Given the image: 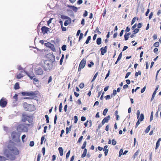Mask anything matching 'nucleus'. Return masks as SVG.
<instances>
[{
    "mask_svg": "<svg viewBox=\"0 0 161 161\" xmlns=\"http://www.w3.org/2000/svg\"><path fill=\"white\" fill-rule=\"evenodd\" d=\"M140 124V120H139V119H138V120L137 121V122L136 125V128L138 127V125H139Z\"/></svg>",
    "mask_w": 161,
    "mask_h": 161,
    "instance_id": "5fc2aeb1",
    "label": "nucleus"
},
{
    "mask_svg": "<svg viewBox=\"0 0 161 161\" xmlns=\"http://www.w3.org/2000/svg\"><path fill=\"white\" fill-rule=\"evenodd\" d=\"M42 152L43 153V156H44L45 153V147H43L42 149Z\"/></svg>",
    "mask_w": 161,
    "mask_h": 161,
    "instance_id": "ea45409f",
    "label": "nucleus"
},
{
    "mask_svg": "<svg viewBox=\"0 0 161 161\" xmlns=\"http://www.w3.org/2000/svg\"><path fill=\"white\" fill-rule=\"evenodd\" d=\"M98 74V72H97L95 74V75H94V76H93V77L92 80V81H91L92 82H93V81H94V80H95V79L96 78Z\"/></svg>",
    "mask_w": 161,
    "mask_h": 161,
    "instance_id": "393cba45",
    "label": "nucleus"
},
{
    "mask_svg": "<svg viewBox=\"0 0 161 161\" xmlns=\"http://www.w3.org/2000/svg\"><path fill=\"white\" fill-rule=\"evenodd\" d=\"M33 119L32 116L28 115L25 113L22 114V119L21 121L23 122H25L27 121L28 124H22L17 126V129L22 131L27 132L28 128L31 125V124L33 122Z\"/></svg>",
    "mask_w": 161,
    "mask_h": 161,
    "instance_id": "f257e3e1",
    "label": "nucleus"
},
{
    "mask_svg": "<svg viewBox=\"0 0 161 161\" xmlns=\"http://www.w3.org/2000/svg\"><path fill=\"white\" fill-rule=\"evenodd\" d=\"M79 87L80 88L82 89L84 87V84L83 83H81L79 85Z\"/></svg>",
    "mask_w": 161,
    "mask_h": 161,
    "instance_id": "58836bf2",
    "label": "nucleus"
},
{
    "mask_svg": "<svg viewBox=\"0 0 161 161\" xmlns=\"http://www.w3.org/2000/svg\"><path fill=\"white\" fill-rule=\"evenodd\" d=\"M66 46L65 45H64L61 48L63 51H64L66 50Z\"/></svg>",
    "mask_w": 161,
    "mask_h": 161,
    "instance_id": "e433bc0d",
    "label": "nucleus"
},
{
    "mask_svg": "<svg viewBox=\"0 0 161 161\" xmlns=\"http://www.w3.org/2000/svg\"><path fill=\"white\" fill-rule=\"evenodd\" d=\"M8 149H5L4 153L6 156L10 160H14L16 158V155L19 154V152L18 149L14 145L9 144L8 146Z\"/></svg>",
    "mask_w": 161,
    "mask_h": 161,
    "instance_id": "f03ea898",
    "label": "nucleus"
},
{
    "mask_svg": "<svg viewBox=\"0 0 161 161\" xmlns=\"http://www.w3.org/2000/svg\"><path fill=\"white\" fill-rule=\"evenodd\" d=\"M105 98L106 100L109 99L110 98V96L109 95H108L106 96Z\"/></svg>",
    "mask_w": 161,
    "mask_h": 161,
    "instance_id": "680f3d73",
    "label": "nucleus"
},
{
    "mask_svg": "<svg viewBox=\"0 0 161 161\" xmlns=\"http://www.w3.org/2000/svg\"><path fill=\"white\" fill-rule=\"evenodd\" d=\"M6 160L5 158L3 156H0V161H5Z\"/></svg>",
    "mask_w": 161,
    "mask_h": 161,
    "instance_id": "473e14b6",
    "label": "nucleus"
},
{
    "mask_svg": "<svg viewBox=\"0 0 161 161\" xmlns=\"http://www.w3.org/2000/svg\"><path fill=\"white\" fill-rule=\"evenodd\" d=\"M61 18L62 19H70V18L67 16H65V15H61Z\"/></svg>",
    "mask_w": 161,
    "mask_h": 161,
    "instance_id": "5701e85b",
    "label": "nucleus"
},
{
    "mask_svg": "<svg viewBox=\"0 0 161 161\" xmlns=\"http://www.w3.org/2000/svg\"><path fill=\"white\" fill-rule=\"evenodd\" d=\"M29 107L30 108H33V109H32V110H30L29 111H34V109H35V108H34V105H30L29 106Z\"/></svg>",
    "mask_w": 161,
    "mask_h": 161,
    "instance_id": "8fccbe9b",
    "label": "nucleus"
},
{
    "mask_svg": "<svg viewBox=\"0 0 161 161\" xmlns=\"http://www.w3.org/2000/svg\"><path fill=\"white\" fill-rule=\"evenodd\" d=\"M45 117L46 119V120L47 123H49V117H48V116L46 114V115H45Z\"/></svg>",
    "mask_w": 161,
    "mask_h": 161,
    "instance_id": "72a5a7b5",
    "label": "nucleus"
},
{
    "mask_svg": "<svg viewBox=\"0 0 161 161\" xmlns=\"http://www.w3.org/2000/svg\"><path fill=\"white\" fill-rule=\"evenodd\" d=\"M102 42V39L101 38H98L97 40V44L100 45Z\"/></svg>",
    "mask_w": 161,
    "mask_h": 161,
    "instance_id": "412c9836",
    "label": "nucleus"
},
{
    "mask_svg": "<svg viewBox=\"0 0 161 161\" xmlns=\"http://www.w3.org/2000/svg\"><path fill=\"white\" fill-rule=\"evenodd\" d=\"M110 119V115H108L106 117H105L103 119V120L102 122V125H103L105 123H108L109 121V120Z\"/></svg>",
    "mask_w": 161,
    "mask_h": 161,
    "instance_id": "ddd939ff",
    "label": "nucleus"
},
{
    "mask_svg": "<svg viewBox=\"0 0 161 161\" xmlns=\"http://www.w3.org/2000/svg\"><path fill=\"white\" fill-rule=\"evenodd\" d=\"M107 46H105L104 47H102L100 49V51L102 55H103L107 52Z\"/></svg>",
    "mask_w": 161,
    "mask_h": 161,
    "instance_id": "f8f14e48",
    "label": "nucleus"
},
{
    "mask_svg": "<svg viewBox=\"0 0 161 161\" xmlns=\"http://www.w3.org/2000/svg\"><path fill=\"white\" fill-rule=\"evenodd\" d=\"M91 39V36H89L87 37V39L86 40L85 43L86 44H88L89 43V41Z\"/></svg>",
    "mask_w": 161,
    "mask_h": 161,
    "instance_id": "bb28decb",
    "label": "nucleus"
},
{
    "mask_svg": "<svg viewBox=\"0 0 161 161\" xmlns=\"http://www.w3.org/2000/svg\"><path fill=\"white\" fill-rule=\"evenodd\" d=\"M45 139V137L44 136H42L41 138V144H42L43 143V141Z\"/></svg>",
    "mask_w": 161,
    "mask_h": 161,
    "instance_id": "a18cd8bd",
    "label": "nucleus"
},
{
    "mask_svg": "<svg viewBox=\"0 0 161 161\" xmlns=\"http://www.w3.org/2000/svg\"><path fill=\"white\" fill-rule=\"evenodd\" d=\"M74 123H76L78 121V117L76 116H75L74 117Z\"/></svg>",
    "mask_w": 161,
    "mask_h": 161,
    "instance_id": "4c0bfd02",
    "label": "nucleus"
},
{
    "mask_svg": "<svg viewBox=\"0 0 161 161\" xmlns=\"http://www.w3.org/2000/svg\"><path fill=\"white\" fill-rule=\"evenodd\" d=\"M108 109L107 108L105 109H104V110H103V115H104V116L106 115V114L107 112H108Z\"/></svg>",
    "mask_w": 161,
    "mask_h": 161,
    "instance_id": "2f4dec72",
    "label": "nucleus"
},
{
    "mask_svg": "<svg viewBox=\"0 0 161 161\" xmlns=\"http://www.w3.org/2000/svg\"><path fill=\"white\" fill-rule=\"evenodd\" d=\"M156 92H156V91H154L153 92V95H152V97L151 99V101H152L153 100L154 98V97L155 96Z\"/></svg>",
    "mask_w": 161,
    "mask_h": 161,
    "instance_id": "c756f323",
    "label": "nucleus"
},
{
    "mask_svg": "<svg viewBox=\"0 0 161 161\" xmlns=\"http://www.w3.org/2000/svg\"><path fill=\"white\" fill-rule=\"evenodd\" d=\"M83 34L82 33H80L79 38V41H80L83 37Z\"/></svg>",
    "mask_w": 161,
    "mask_h": 161,
    "instance_id": "79ce46f5",
    "label": "nucleus"
},
{
    "mask_svg": "<svg viewBox=\"0 0 161 161\" xmlns=\"http://www.w3.org/2000/svg\"><path fill=\"white\" fill-rule=\"evenodd\" d=\"M62 30L63 31H66V27H64L63 26H61Z\"/></svg>",
    "mask_w": 161,
    "mask_h": 161,
    "instance_id": "774afa93",
    "label": "nucleus"
},
{
    "mask_svg": "<svg viewBox=\"0 0 161 161\" xmlns=\"http://www.w3.org/2000/svg\"><path fill=\"white\" fill-rule=\"evenodd\" d=\"M64 55L63 54H62V57H61V58L60 60V62H59L60 65L62 64V63L63 62V60L64 58Z\"/></svg>",
    "mask_w": 161,
    "mask_h": 161,
    "instance_id": "cd10ccee",
    "label": "nucleus"
},
{
    "mask_svg": "<svg viewBox=\"0 0 161 161\" xmlns=\"http://www.w3.org/2000/svg\"><path fill=\"white\" fill-rule=\"evenodd\" d=\"M124 36L125 39V41H126L128 39L129 37L128 36H127V35L126 34H125L124 35Z\"/></svg>",
    "mask_w": 161,
    "mask_h": 161,
    "instance_id": "09e8293b",
    "label": "nucleus"
},
{
    "mask_svg": "<svg viewBox=\"0 0 161 161\" xmlns=\"http://www.w3.org/2000/svg\"><path fill=\"white\" fill-rule=\"evenodd\" d=\"M150 129V125H149L146 129L145 132L146 133H147L149 131Z\"/></svg>",
    "mask_w": 161,
    "mask_h": 161,
    "instance_id": "c85d7f7f",
    "label": "nucleus"
},
{
    "mask_svg": "<svg viewBox=\"0 0 161 161\" xmlns=\"http://www.w3.org/2000/svg\"><path fill=\"white\" fill-rule=\"evenodd\" d=\"M50 29L46 26H43L42 27L41 30L42 31V32L44 34H45L47 33V32L49 31Z\"/></svg>",
    "mask_w": 161,
    "mask_h": 161,
    "instance_id": "9d476101",
    "label": "nucleus"
},
{
    "mask_svg": "<svg viewBox=\"0 0 161 161\" xmlns=\"http://www.w3.org/2000/svg\"><path fill=\"white\" fill-rule=\"evenodd\" d=\"M83 3V1L82 0H79L77 2V3L78 4H80L81 3Z\"/></svg>",
    "mask_w": 161,
    "mask_h": 161,
    "instance_id": "0e129e2a",
    "label": "nucleus"
},
{
    "mask_svg": "<svg viewBox=\"0 0 161 161\" xmlns=\"http://www.w3.org/2000/svg\"><path fill=\"white\" fill-rule=\"evenodd\" d=\"M52 80V77L51 76L49 77V79L48 81V83L49 84V83L51 82Z\"/></svg>",
    "mask_w": 161,
    "mask_h": 161,
    "instance_id": "e2e57ef3",
    "label": "nucleus"
},
{
    "mask_svg": "<svg viewBox=\"0 0 161 161\" xmlns=\"http://www.w3.org/2000/svg\"><path fill=\"white\" fill-rule=\"evenodd\" d=\"M138 18H137L136 17H134L131 21V25H132L135 22L136 20H138Z\"/></svg>",
    "mask_w": 161,
    "mask_h": 161,
    "instance_id": "4be33fe9",
    "label": "nucleus"
},
{
    "mask_svg": "<svg viewBox=\"0 0 161 161\" xmlns=\"http://www.w3.org/2000/svg\"><path fill=\"white\" fill-rule=\"evenodd\" d=\"M25 73L26 74V75H27V76L28 77H29L31 79L33 80V81L34 82H37L39 81L36 78H33L34 77H35V75L34 74L33 75V76H31L27 72H25Z\"/></svg>",
    "mask_w": 161,
    "mask_h": 161,
    "instance_id": "9b49d317",
    "label": "nucleus"
},
{
    "mask_svg": "<svg viewBox=\"0 0 161 161\" xmlns=\"http://www.w3.org/2000/svg\"><path fill=\"white\" fill-rule=\"evenodd\" d=\"M21 94L22 95L24 96H35L36 94L35 92H23L21 93Z\"/></svg>",
    "mask_w": 161,
    "mask_h": 161,
    "instance_id": "0eeeda50",
    "label": "nucleus"
},
{
    "mask_svg": "<svg viewBox=\"0 0 161 161\" xmlns=\"http://www.w3.org/2000/svg\"><path fill=\"white\" fill-rule=\"evenodd\" d=\"M71 20L70 18V19H68L65 21L64 25L65 26H66L70 24L71 23Z\"/></svg>",
    "mask_w": 161,
    "mask_h": 161,
    "instance_id": "2eb2a0df",
    "label": "nucleus"
},
{
    "mask_svg": "<svg viewBox=\"0 0 161 161\" xmlns=\"http://www.w3.org/2000/svg\"><path fill=\"white\" fill-rule=\"evenodd\" d=\"M57 115H55L54 117V123L55 124H56V120H57Z\"/></svg>",
    "mask_w": 161,
    "mask_h": 161,
    "instance_id": "bf43d9fd",
    "label": "nucleus"
},
{
    "mask_svg": "<svg viewBox=\"0 0 161 161\" xmlns=\"http://www.w3.org/2000/svg\"><path fill=\"white\" fill-rule=\"evenodd\" d=\"M87 152V150L86 149H85L84 150L83 153L81 155V157L82 158L85 157L86 154Z\"/></svg>",
    "mask_w": 161,
    "mask_h": 161,
    "instance_id": "a211bd4d",
    "label": "nucleus"
},
{
    "mask_svg": "<svg viewBox=\"0 0 161 161\" xmlns=\"http://www.w3.org/2000/svg\"><path fill=\"white\" fill-rule=\"evenodd\" d=\"M140 88V87H137L136 88V89H135V90L134 89H132V93H133L134 92H136V91L139 89Z\"/></svg>",
    "mask_w": 161,
    "mask_h": 161,
    "instance_id": "864d4df0",
    "label": "nucleus"
},
{
    "mask_svg": "<svg viewBox=\"0 0 161 161\" xmlns=\"http://www.w3.org/2000/svg\"><path fill=\"white\" fill-rule=\"evenodd\" d=\"M53 19V18H51L49 20L47 21V25H49L50 23L52 22V20Z\"/></svg>",
    "mask_w": 161,
    "mask_h": 161,
    "instance_id": "69168bd1",
    "label": "nucleus"
},
{
    "mask_svg": "<svg viewBox=\"0 0 161 161\" xmlns=\"http://www.w3.org/2000/svg\"><path fill=\"white\" fill-rule=\"evenodd\" d=\"M86 143L87 142L86 141H85L84 142L83 144L81 147V148L82 149H85V148L86 145Z\"/></svg>",
    "mask_w": 161,
    "mask_h": 161,
    "instance_id": "b1692460",
    "label": "nucleus"
},
{
    "mask_svg": "<svg viewBox=\"0 0 161 161\" xmlns=\"http://www.w3.org/2000/svg\"><path fill=\"white\" fill-rule=\"evenodd\" d=\"M34 142L33 141H31L30 142L29 145L31 147H32L34 145Z\"/></svg>",
    "mask_w": 161,
    "mask_h": 161,
    "instance_id": "c03bdc74",
    "label": "nucleus"
},
{
    "mask_svg": "<svg viewBox=\"0 0 161 161\" xmlns=\"http://www.w3.org/2000/svg\"><path fill=\"white\" fill-rule=\"evenodd\" d=\"M110 70H109L108 71V73L106 75V77H105V79H106L107 78V77H108L109 76V74H110Z\"/></svg>",
    "mask_w": 161,
    "mask_h": 161,
    "instance_id": "052dcab7",
    "label": "nucleus"
},
{
    "mask_svg": "<svg viewBox=\"0 0 161 161\" xmlns=\"http://www.w3.org/2000/svg\"><path fill=\"white\" fill-rule=\"evenodd\" d=\"M58 150L60 155L62 156L63 154V149L62 147H59L58 148Z\"/></svg>",
    "mask_w": 161,
    "mask_h": 161,
    "instance_id": "f3484780",
    "label": "nucleus"
},
{
    "mask_svg": "<svg viewBox=\"0 0 161 161\" xmlns=\"http://www.w3.org/2000/svg\"><path fill=\"white\" fill-rule=\"evenodd\" d=\"M67 7L70 8L72 9L75 12H76L78 9L77 8L74 6H70L69 5H68Z\"/></svg>",
    "mask_w": 161,
    "mask_h": 161,
    "instance_id": "dca6fc26",
    "label": "nucleus"
},
{
    "mask_svg": "<svg viewBox=\"0 0 161 161\" xmlns=\"http://www.w3.org/2000/svg\"><path fill=\"white\" fill-rule=\"evenodd\" d=\"M41 156V155L40 154H38L37 161H40Z\"/></svg>",
    "mask_w": 161,
    "mask_h": 161,
    "instance_id": "37998d69",
    "label": "nucleus"
},
{
    "mask_svg": "<svg viewBox=\"0 0 161 161\" xmlns=\"http://www.w3.org/2000/svg\"><path fill=\"white\" fill-rule=\"evenodd\" d=\"M53 65L51 61L49 60H47L45 61L43 68L45 71L50 70L52 69Z\"/></svg>",
    "mask_w": 161,
    "mask_h": 161,
    "instance_id": "7ed1b4c3",
    "label": "nucleus"
},
{
    "mask_svg": "<svg viewBox=\"0 0 161 161\" xmlns=\"http://www.w3.org/2000/svg\"><path fill=\"white\" fill-rule=\"evenodd\" d=\"M35 73L37 75H42L43 71L41 68H39L35 71Z\"/></svg>",
    "mask_w": 161,
    "mask_h": 161,
    "instance_id": "1a4fd4ad",
    "label": "nucleus"
},
{
    "mask_svg": "<svg viewBox=\"0 0 161 161\" xmlns=\"http://www.w3.org/2000/svg\"><path fill=\"white\" fill-rule=\"evenodd\" d=\"M153 112H152L151 113V114L150 118V121H151L153 119Z\"/></svg>",
    "mask_w": 161,
    "mask_h": 161,
    "instance_id": "49530a36",
    "label": "nucleus"
},
{
    "mask_svg": "<svg viewBox=\"0 0 161 161\" xmlns=\"http://www.w3.org/2000/svg\"><path fill=\"white\" fill-rule=\"evenodd\" d=\"M83 136H81L79 138V139L78 140V142L80 143L81 142V141H82V139H83Z\"/></svg>",
    "mask_w": 161,
    "mask_h": 161,
    "instance_id": "de8ad7c7",
    "label": "nucleus"
},
{
    "mask_svg": "<svg viewBox=\"0 0 161 161\" xmlns=\"http://www.w3.org/2000/svg\"><path fill=\"white\" fill-rule=\"evenodd\" d=\"M139 75H141V72L140 71H138V72H136L135 74V77H136Z\"/></svg>",
    "mask_w": 161,
    "mask_h": 161,
    "instance_id": "a878e982",
    "label": "nucleus"
},
{
    "mask_svg": "<svg viewBox=\"0 0 161 161\" xmlns=\"http://www.w3.org/2000/svg\"><path fill=\"white\" fill-rule=\"evenodd\" d=\"M7 104L6 98L4 97L2 98L0 100V106L2 108L5 107L6 106Z\"/></svg>",
    "mask_w": 161,
    "mask_h": 161,
    "instance_id": "423d86ee",
    "label": "nucleus"
},
{
    "mask_svg": "<svg viewBox=\"0 0 161 161\" xmlns=\"http://www.w3.org/2000/svg\"><path fill=\"white\" fill-rule=\"evenodd\" d=\"M159 43L158 42H155L153 44V46L156 47H158L159 46Z\"/></svg>",
    "mask_w": 161,
    "mask_h": 161,
    "instance_id": "f704fd0d",
    "label": "nucleus"
},
{
    "mask_svg": "<svg viewBox=\"0 0 161 161\" xmlns=\"http://www.w3.org/2000/svg\"><path fill=\"white\" fill-rule=\"evenodd\" d=\"M45 45L47 47L50 48L52 51H55V49L53 44L50 43V42H48L47 43H45Z\"/></svg>",
    "mask_w": 161,
    "mask_h": 161,
    "instance_id": "6e6552de",
    "label": "nucleus"
},
{
    "mask_svg": "<svg viewBox=\"0 0 161 161\" xmlns=\"http://www.w3.org/2000/svg\"><path fill=\"white\" fill-rule=\"evenodd\" d=\"M122 57V53L121 52L119 55L118 57L117 58L118 61H119L120 60L121 58Z\"/></svg>",
    "mask_w": 161,
    "mask_h": 161,
    "instance_id": "c9c22d12",
    "label": "nucleus"
},
{
    "mask_svg": "<svg viewBox=\"0 0 161 161\" xmlns=\"http://www.w3.org/2000/svg\"><path fill=\"white\" fill-rule=\"evenodd\" d=\"M26 137V135H23L22 136V137H21V139H22V141L23 142H24V139L25 138V137Z\"/></svg>",
    "mask_w": 161,
    "mask_h": 161,
    "instance_id": "13d9d810",
    "label": "nucleus"
},
{
    "mask_svg": "<svg viewBox=\"0 0 161 161\" xmlns=\"http://www.w3.org/2000/svg\"><path fill=\"white\" fill-rule=\"evenodd\" d=\"M160 145V142H158V141H157L156 145V147H155V149H157L159 147V146Z\"/></svg>",
    "mask_w": 161,
    "mask_h": 161,
    "instance_id": "7c9ffc66",
    "label": "nucleus"
},
{
    "mask_svg": "<svg viewBox=\"0 0 161 161\" xmlns=\"http://www.w3.org/2000/svg\"><path fill=\"white\" fill-rule=\"evenodd\" d=\"M130 72L127 73L126 75L125 76V79L127 78L130 75Z\"/></svg>",
    "mask_w": 161,
    "mask_h": 161,
    "instance_id": "338daca9",
    "label": "nucleus"
},
{
    "mask_svg": "<svg viewBox=\"0 0 161 161\" xmlns=\"http://www.w3.org/2000/svg\"><path fill=\"white\" fill-rule=\"evenodd\" d=\"M123 153V150L122 149H120L119 152V156L120 157Z\"/></svg>",
    "mask_w": 161,
    "mask_h": 161,
    "instance_id": "6e6d98bb",
    "label": "nucleus"
},
{
    "mask_svg": "<svg viewBox=\"0 0 161 161\" xmlns=\"http://www.w3.org/2000/svg\"><path fill=\"white\" fill-rule=\"evenodd\" d=\"M134 34H136L137 33H138L139 31V29H138V28H136V29H134Z\"/></svg>",
    "mask_w": 161,
    "mask_h": 161,
    "instance_id": "a19ab883",
    "label": "nucleus"
},
{
    "mask_svg": "<svg viewBox=\"0 0 161 161\" xmlns=\"http://www.w3.org/2000/svg\"><path fill=\"white\" fill-rule=\"evenodd\" d=\"M86 61L83 58L80 61L78 67V71H80L81 69H83L86 65Z\"/></svg>",
    "mask_w": 161,
    "mask_h": 161,
    "instance_id": "39448f33",
    "label": "nucleus"
},
{
    "mask_svg": "<svg viewBox=\"0 0 161 161\" xmlns=\"http://www.w3.org/2000/svg\"><path fill=\"white\" fill-rule=\"evenodd\" d=\"M112 143L113 145H115L116 144V142L113 139L112 140Z\"/></svg>",
    "mask_w": 161,
    "mask_h": 161,
    "instance_id": "3c124183",
    "label": "nucleus"
},
{
    "mask_svg": "<svg viewBox=\"0 0 161 161\" xmlns=\"http://www.w3.org/2000/svg\"><path fill=\"white\" fill-rule=\"evenodd\" d=\"M139 119V120H140V121H142V120H143L144 119V116L143 114H141L140 117H139V119Z\"/></svg>",
    "mask_w": 161,
    "mask_h": 161,
    "instance_id": "aec40b11",
    "label": "nucleus"
},
{
    "mask_svg": "<svg viewBox=\"0 0 161 161\" xmlns=\"http://www.w3.org/2000/svg\"><path fill=\"white\" fill-rule=\"evenodd\" d=\"M20 87L19 84L18 82L16 83L14 86V88L15 90L18 89Z\"/></svg>",
    "mask_w": 161,
    "mask_h": 161,
    "instance_id": "6ab92c4d",
    "label": "nucleus"
},
{
    "mask_svg": "<svg viewBox=\"0 0 161 161\" xmlns=\"http://www.w3.org/2000/svg\"><path fill=\"white\" fill-rule=\"evenodd\" d=\"M23 72L22 71H20L16 75V78L17 79H19L23 77L24 75L23 74Z\"/></svg>",
    "mask_w": 161,
    "mask_h": 161,
    "instance_id": "4468645a",
    "label": "nucleus"
},
{
    "mask_svg": "<svg viewBox=\"0 0 161 161\" xmlns=\"http://www.w3.org/2000/svg\"><path fill=\"white\" fill-rule=\"evenodd\" d=\"M140 112L139 110H138L137 111L136 115L137 117V119H139V117L140 115Z\"/></svg>",
    "mask_w": 161,
    "mask_h": 161,
    "instance_id": "4d7b16f0",
    "label": "nucleus"
},
{
    "mask_svg": "<svg viewBox=\"0 0 161 161\" xmlns=\"http://www.w3.org/2000/svg\"><path fill=\"white\" fill-rule=\"evenodd\" d=\"M20 135H19L17 132L14 131H13L11 133L12 139L15 142H20Z\"/></svg>",
    "mask_w": 161,
    "mask_h": 161,
    "instance_id": "20e7f679",
    "label": "nucleus"
},
{
    "mask_svg": "<svg viewBox=\"0 0 161 161\" xmlns=\"http://www.w3.org/2000/svg\"><path fill=\"white\" fill-rule=\"evenodd\" d=\"M70 154V151L69 150L68 152L67 153L66 155V158L67 159L68 158H69Z\"/></svg>",
    "mask_w": 161,
    "mask_h": 161,
    "instance_id": "603ef678",
    "label": "nucleus"
}]
</instances>
